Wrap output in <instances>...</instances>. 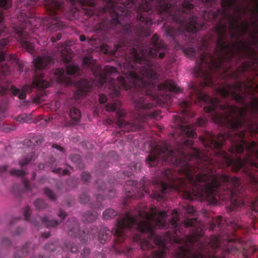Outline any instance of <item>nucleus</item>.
Returning a JSON list of instances; mask_svg holds the SVG:
<instances>
[{
	"label": "nucleus",
	"mask_w": 258,
	"mask_h": 258,
	"mask_svg": "<svg viewBox=\"0 0 258 258\" xmlns=\"http://www.w3.org/2000/svg\"><path fill=\"white\" fill-rule=\"evenodd\" d=\"M114 211H105V212L103 213V215L104 216V218L106 219H108V217H106V215L108 214H110L111 213H114Z\"/></svg>",
	"instance_id": "obj_37"
},
{
	"label": "nucleus",
	"mask_w": 258,
	"mask_h": 258,
	"mask_svg": "<svg viewBox=\"0 0 258 258\" xmlns=\"http://www.w3.org/2000/svg\"><path fill=\"white\" fill-rule=\"evenodd\" d=\"M70 116L76 123L78 122L81 117V113L79 109L76 108H72L70 110Z\"/></svg>",
	"instance_id": "obj_9"
},
{
	"label": "nucleus",
	"mask_w": 258,
	"mask_h": 258,
	"mask_svg": "<svg viewBox=\"0 0 258 258\" xmlns=\"http://www.w3.org/2000/svg\"><path fill=\"white\" fill-rule=\"evenodd\" d=\"M135 222V219L127 215L121 221L120 225L121 226L129 227L131 225Z\"/></svg>",
	"instance_id": "obj_12"
},
{
	"label": "nucleus",
	"mask_w": 258,
	"mask_h": 258,
	"mask_svg": "<svg viewBox=\"0 0 258 258\" xmlns=\"http://www.w3.org/2000/svg\"><path fill=\"white\" fill-rule=\"evenodd\" d=\"M71 159L72 161H74L75 159L77 160L78 163V166L79 168H83L84 167V165L80 160V157L78 155L72 156Z\"/></svg>",
	"instance_id": "obj_22"
},
{
	"label": "nucleus",
	"mask_w": 258,
	"mask_h": 258,
	"mask_svg": "<svg viewBox=\"0 0 258 258\" xmlns=\"http://www.w3.org/2000/svg\"><path fill=\"white\" fill-rule=\"evenodd\" d=\"M52 147V148H55V149H56L57 150L60 151L61 152H64L63 148L62 147H61L60 146H59V145H58L57 144H53Z\"/></svg>",
	"instance_id": "obj_32"
},
{
	"label": "nucleus",
	"mask_w": 258,
	"mask_h": 258,
	"mask_svg": "<svg viewBox=\"0 0 258 258\" xmlns=\"http://www.w3.org/2000/svg\"><path fill=\"white\" fill-rule=\"evenodd\" d=\"M23 185L27 190H30L31 189L30 188V184L28 180L24 179L23 181Z\"/></svg>",
	"instance_id": "obj_28"
},
{
	"label": "nucleus",
	"mask_w": 258,
	"mask_h": 258,
	"mask_svg": "<svg viewBox=\"0 0 258 258\" xmlns=\"http://www.w3.org/2000/svg\"><path fill=\"white\" fill-rule=\"evenodd\" d=\"M184 52L185 53L191 55V56H193L195 54V50L192 47L189 48L187 49H185Z\"/></svg>",
	"instance_id": "obj_31"
},
{
	"label": "nucleus",
	"mask_w": 258,
	"mask_h": 258,
	"mask_svg": "<svg viewBox=\"0 0 258 258\" xmlns=\"http://www.w3.org/2000/svg\"><path fill=\"white\" fill-rule=\"evenodd\" d=\"M80 202L82 203L86 204L89 201L90 198L87 194L83 193L81 195V196L80 197Z\"/></svg>",
	"instance_id": "obj_23"
},
{
	"label": "nucleus",
	"mask_w": 258,
	"mask_h": 258,
	"mask_svg": "<svg viewBox=\"0 0 258 258\" xmlns=\"http://www.w3.org/2000/svg\"><path fill=\"white\" fill-rule=\"evenodd\" d=\"M122 174L124 176V179H125V177L130 178L132 175V173L129 171H123Z\"/></svg>",
	"instance_id": "obj_34"
},
{
	"label": "nucleus",
	"mask_w": 258,
	"mask_h": 258,
	"mask_svg": "<svg viewBox=\"0 0 258 258\" xmlns=\"http://www.w3.org/2000/svg\"><path fill=\"white\" fill-rule=\"evenodd\" d=\"M43 167H44V165H43V164H40V165H39V168L40 169L43 168Z\"/></svg>",
	"instance_id": "obj_41"
},
{
	"label": "nucleus",
	"mask_w": 258,
	"mask_h": 258,
	"mask_svg": "<svg viewBox=\"0 0 258 258\" xmlns=\"http://www.w3.org/2000/svg\"><path fill=\"white\" fill-rule=\"evenodd\" d=\"M52 171L53 172L57 173L59 175H69L70 174V172H69V170L67 169L62 170L61 168H58L53 169L52 170Z\"/></svg>",
	"instance_id": "obj_21"
},
{
	"label": "nucleus",
	"mask_w": 258,
	"mask_h": 258,
	"mask_svg": "<svg viewBox=\"0 0 258 258\" xmlns=\"http://www.w3.org/2000/svg\"><path fill=\"white\" fill-rule=\"evenodd\" d=\"M155 220L154 217L152 216H147V220L146 221L142 222L139 225V228L143 232L150 231L152 229L151 224L149 223V221Z\"/></svg>",
	"instance_id": "obj_8"
},
{
	"label": "nucleus",
	"mask_w": 258,
	"mask_h": 258,
	"mask_svg": "<svg viewBox=\"0 0 258 258\" xmlns=\"http://www.w3.org/2000/svg\"><path fill=\"white\" fill-rule=\"evenodd\" d=\"M156 258H162V256L160 255H157Z\"/></svg>",
	"instance_id": "obj_45"
},
{
	"label": "nucleus",
	"mask_w": 258,
	"mask_h": 258,
	"mask_svg": "<svg viewBox=\"0 0 258 258\" xmlns=\"http://www.w3.org/2000/svg\"><path fill=\"white\" fill-rule=\"evenodd\" d=\"M188 41L189 42H191V40H190L189 39H188Z\"/></svg>",
	"instance_id": "obj_47"
},
{
	"label": "nucleus",
	"mask_w": 258,
	"mask_h": 258,
	"mask_svg": "<svg viewBox=\"0 0 258 258\" xmlns=\"http://www.w3.org/2000/svg\"><path fill=\"white\" fill-rule=\"evenodd\" d=\"M100 198H101V197H100V195H98L97 196V199L98 200H99V199H100Z\"/></svg>",
	"instance_id": "obj_43"
},
{
	"label": "nucleus",
	"mask_w": 258,
	"mask_h": 258,
	"mask_svg": "<svg viewBox=\"0 0 258 258\" xmlns=\"http://www.w3.org/2000/svg\"><path fill=\"white\" fill-rule=\"evenodd\" d=\"M129 168L133 171H138L141 168V163L140 162H132L129 165Z\"/></svg>",
	"instance_id": "obj_20"
},
{
	"label": "nucleus",
	"mask_w": 258,
	"mask_h": 258,
	"mask_svg": "<svg viewBox=\"0 0 258 258\" xmlns=\"http://www.w3.org/2000/svg\"><path fill=\"white\" fill-rule=\"evenodd\" d=\"M4 19V13L0 11V23L2 22Z\"/></svg>",
	"instance_id": "obj_39"
},
{
	"label": "nucleus",
	"mask_w": 258,
	"mask_h": 258,
	"mask_svg": "<svg viewBox=\"0 0 258 258\" xmlns=\"http://www.w3.org/2000/svg\"><path fill=\"white\" fill-rule=\"evenodd\" d=\"M35 176H36V173H35V172H34V173H33V178H35Z\"/></svg>",
	"instance_id": "obj_44"
},
{
	"label": "nucleus",
	"mask_w": 258,
	"mask_h": 258,
	"mask_svg": "<svg viewBox=\"0 0 258 258\" xmlns=\"http://www.w3.org/2000/svg\"><path fill=\"white\" fill-rule=\"evenodd\" d=\"M18 19L22 22V24L21 26H16L14 28V37L27 51L30 53H33L36 51L34 43L35 42L39 43V41L36 38L30 36L24 27L25 29L36 28L39 19L34 14L30 12L26 13L23 10L18 15Z\"/></svg>",
	"instance_id": "obj_4"
},
{
	"label": "nucleus",
	"mask_w": 258,
	"mask_h": 258,
	"mask_svg": "<svg viewBox=\"0 0 258 258\" xmlns=\"http://www.w3.org/2000/svg\"><path fill=\"white\" fill-rule=\"evenodd\" d=\"M136 210H147V206H146L145 208L144 207H143V208L139 207L138 209H137Z\"/></svg>",
	"instance_id": "obj_40"
},
{
	"label": "nucleus",
	"mask_w": 258,
	"mask_h": 258,
	"mask_svg": "<svg viewBox=\"0 0 258 258\" xmlns=\"http://www.w3.org/2000/svg\"><path fill=\"white\" fill-rule=\"evenodd\" d=\"M8 168L7 165H3L2 166H0V174L5 172Z\"/></svg>",
	"instance_id": "obj_36"
},
{
	"label": "nucleus",
	"mask_w": 258,
	"mask_h": 258,
	"mask_svg": "<svg viewBox=\"0 0 258 258\" xmlns=\"http://www.w3.org/2000/svg\"><path fill=\"white\" fill-rule=\"evenodd\" d=\"M237 31L239 36H244L249 33V24L247 22L243 23L240 26L238 25Z\"/></svg>",
	"instance_id": "obj_10"
},
{
	"label": "nucleus",
	"mask_w": 258,
	"mask_h": 258,
	"mask_svg": "<svg viewBox=\"0 0 258 258\" xmlns=\"http://www.w3.org/2000/svg\"><path fill=\"white\" fill-rule=\"evenodd\" d=\"M44 192L46 196L51 200L54 201L56 199V196L54 192L49 188H45Z\"/></svg>",
	"instance_id": "obj_18"
},
{
	"label": "nucleus",
	"mask_w": 258,
	"mask_h": 258,
	"mask_svg": "<svg viewBox=\"0 0 258 258\" xmlns=\"http://www.w3.org/2000/svg\"><path fill=\"white\" fill-rule=\"evenodd\" d=\"M12 175L22 177L26 174L25 172L22 169H12L10 171Z\"/></svg>",
	"instance_id": "obj_17"
},
{
	"label": "nucleus",
	"mask_w": 258,
	"mask_h": 258,
	"mask_svg": "<svg viewBox=\"0 0 258 258\" xmlns=\"http://www.w3.org/2000/svg\"><path fill=\"white\" fill-rule=\"evenodd\" d=\"M86 40V37L83 35H80V40L82 42H83L85 40Z\"/></svg>",
	"instance_id": "obj_38"
},
{
	"label": "nucleus",
	"mask_w": 258,
	"mask_h": 258,
	"mask_svg": "<svg viewBox=\"0 0 258 258\" xmlns=\"http://www.w3.org/2000/svg\"><path fill=\"white\" fill-rule=\"evenodd\" d=\"M125 185L124 191L126 192V197L122 202V205L124 208L127 207L131 199H139L143 198L144 194L150 193V190L145 186L144 181H141V188L137 186L138 181L135 180L126 179L125 181Z\"/></svg>",
	"instance_id": "obj_5"
},
{
	"label": "nucleus",
	"mask_w": 258,
	"mask_h": 258,
	"mask_svg": "<svg viewBox=\"0 0 258 258\" xmlns=\"http://www.w3.org/2000/svg\"><path fill=\"white\" fill-rule=\"evenodd\" d=\"M34 205L37 210H43L47 208V205L43 199H38L34 202Z\"/></svg>",
	"instance_id": "obj_16"
},
{
	"label": "nucleus",
	"mask_w": 258,
	"mask_h": 258,
	"mask_svg": "<svg viewBox=\"0 0 258 258\" xmlns=\"http://www.w3.org/2000/svg\"><path fill=\"white\" fill-rule=\"evenodd\" d=\"M184 210H191V209H189V208H186V209H184Z\"/></svg>",
	"instance_id": "obj_46"
},
{
	"label": "nucleus",
	"mask_w": 258,
	"mask_h": 258,
	"mask_svg": "<svg viewBox=\"0 0 258 258\" xmlns=\"http://www.w3.org/2000/svg\"><path fill=\"white\" fill-rule=\"evenodd\" d=\"M63 61L66 63V70L63 68H57L54 73L53 78L48 81L45 78L41 71L36 72L34 79L30 85L24 86L21 90L16 88L14 86L11 87V91L14 96H18L20 99L26 98V93L31 91L33 88L45 89L50 87L51 84L56 82L58 84L66 85L75 84L77 87V90L74 93L75 99H80L85 96L86 93L93 88L94 83L89 82L87 80L82 79L76 81L69 76H79L80 70L79 66L76 64H69L72 59L71 51L66 49V51L61 52Z\"/></svg>",
	"instance_id": "obj_3"
},
{
	"label": "nucleus",
	"mask_w": 258,
	"mask_h": 258,
	"mask_svg": "<svg viewBox=\"0 0 258 258\" xmlns=\"http://www.w3.org/2000/svg\"><path fill=\"white\" fill-rule=\"evenodd\" d=\"M194 1L181 0L179 5L177 0H160L157 4L149 2L147 5L137 3L133 6L121 3L104 11L99 8L96 15L100 20L95 29L105 33L113 31L120 37L114 48L110 50L107 46L105 52L121 56L118 61L124 76H117L116 68L112 66H106L103 69L90 55L84 56L83 64L98 78V86H105L112 97L118 96L121 89L141 93L134 99L137 113L129 122L122 118L125 112L119 108V102L108 103L105 105L108 112L116 110L117 123L121 129L117 134L140 130L148 119L161 118V111L155 109L154 104L149 103L147 98H151L159 103L168 104L172 102V93L181 91L172 80H166L156 86L160 75L154 69L159 67L157 58H163L167 51L164 41L159 40L156 34L149 44L143 43L141 39L151 33L154 13L167 20L163 25L165 34L177 44L180 37H186L185 33H196L203 29L206 24L199 22L194 14ZM96 13L94 9H89L88 14L92 16Z\"/></svg>",
	"instance_id": "obj_1"
},
{
	"label": "nucleus",
	"mask_w": 258,
	"mask_h": 258,
	"mask_svg": "<svg viewBox=\"0 0 258 258\" xmlns=\"http://www.w3.org/2000/svg\"><path fill=\"white\" fill-rule=\"evenodd\" d=\"M34 154L31 153L29 155L24 157L22 159L19 160V163L21 167H23L28 164L33 158Z\"/></svg>",
	"instance_id": "obj_15"
},
{
	"label": "nucleus",
	"mask_w": 258,
	"mask_h": 258,
	"mask_svg": "<svg viewBox=\"0 0 258 258\" xmlns=\"http://www.w3.org/2000/svg\"><path fill=\"white\" fill-rule=\"evenodd\" d=\"M99 100L100 103L104 104L107 102V97L105 95L103 94H100L99 96Z\"/></svg>",
	"instance_id": "obj_27"
},
{
	"label": "nucleus",
	"mask_w": 258,
	"mask_h": 258,
	"mask_svg": "<svg viewBox=\"0 0 258 258\" xmlns=\"http://www.w3.org/2000/svg\"><path fill=\"white\" fill-rule=\"evenodd\" d=\"M237 1L222 0L223 9L218 8L213 11L210 6L217 5V0H201L200 14L205 20L214 23L210 39L216 43L213 53H211L208 50L207 43L203 42V51L194 70V75L201 81L197 84L190 83L189 100H183L179 103L183 113L173 117L180 136L197 137L195 125L186 124L184 115L192 103L204 102L207 104L205 107L210 106L209 100L196 99L194 90L196 88L204 95H209L205 93L204 89L214 86L213 72H222V77L226 80H237L246 72L257 70L258 53L238 38L239 35L237 29L239 21L241 19V14H245L247 9L239 6Z\"/></svg>",
	"instance_id": "obj_2"
},
{
	"label": "nucleus",
	"mask_w": 258,
	"mask_h": 258,
	"mask_svg": "<svg viewBox=\"0 0 258 258\" xmlns=\"http://www.w3.org/2000/svg\"><path fill=\"white\" fill-rule=\"evenodd\" d=\"M28 116L26 114H22L19 115L17 118V120L20 123L26 122L28 120Z\"/></svg>",
	"instance_id": "obj_26"
},
{
	"label": "nucleus",
	"mask_w": 258,
	"mask_h": 258,
	"mask_svg": "<svg viewBox=\"0 0 258 258\" xmlns=\"http://www.w3.org/2000/svg\"><path fill=\"white\" fill-rule=\"evenodd\" d=\"M7 31V28L4 25L0 26V35ZM9 43L8 38H5L0 40V93L4 94L7 91V87L4 86L3 82L5 76L8 75L10 72V68L8 64L4 62L5 60L6 53L3 47Z\"/></svg>",
	"instance_id": "obj_6"
},
{
	"label": "nucleus",
	"mask_w": 258,
	"mask_h": 258,
	"mask_svg": "<svg viewBox=\"0 0 258 258\" xmlns=\"http://www.w3.org/2000/svg\"><path fill=\"white\" fill-rule=\"evenodd\" d=\"M7 107V102L6 101L0 102V122L6 117Z\"/></svg>",
	"instance_id": "obj_14"
},
{
	"label": "nucleus",
	"mask_w": 258,
	"mask_h": 258,
	"mask_svg": "<svg viewBox=\"0 0 258 258\" xmlns=\"http://www.w3.org/2000/svg\"><path fill=\"white\" fill-rule=\"evenodd\" d=\"M43 140V138L42 136L40 135H37L31 137L29 141L31 144L34 145H38L41 144Z\"/></svg>",
	"instance_id": "obj_13"
},
{
	"label": "nucleus",
	"mask_w": 258,
	"mask_h": 258,
	"mask_svg": "<svg viewBox=\"0 0 258 258\" xmlns=\"http://www.w3.org/2000/svg\"><path fill=\"white\" fill-rule=\"evenodd\" d=\"M194 144V141L191 140H186L184 141V144L187 146H191Z\"/></svg>",
	"instance_id": "obj_35"
},
{
	"label": "nucleus",
	"mask_w": 258,
	"mask_h": 258,
	"mask_svg": "<svg viewBox=\"0 0 258 258\" xmlns=\"http://www.w3.org/2000/svg\"><path fill=\"white\" fill-rule=\"evenodd\" d=\"M107 197L108 198H113L115 196V191L114 189H110L108 193L107 194Z\"/></svg>",
	"instance_id": "obj_30"
},
{
	"label": "nucleus",
	"mask_w": 258,
	"mask_h": 258,
	"mask_svg": "<svg viewBox=\"0 0 258 258\" xmlns=\"http://www.w3.org/2000/svg\"><path fill=\"white\" fill-rule=\"evenodd\" d=\"M81 178L83 181L88 182L91 178V175L89 172L84 171L81 174Z\"/></svg>",
	"instance_id": "obj_24"
},
{
	"label": "nucleus",
	"mask_w": 258,
	"mask_h": 258,
	"mask_svg": "<svg viewBox=\"0 0 258 258\" xmlns=\"http://www.w3.org/2000/svg\"><path fill=\"white\" fill-rule=\"evenodd\" d=\"M207 121V119L206 118H199L198 119L196 122L197 126H204Z\"/></svg>",
	"instance_id": "obj_25"
},
{
	"label": "nucleus",
	"mask_w": 258,
	"mask_h": 258,
	"mask_svg": "<svg viewBox=\"0 0 258 258\" xmlns=\"http://www.w3.org/2000/svg\"><path fill=\"white\" fill-rule=\"evenodd\" d=\"M12 6V0H0V7L7 9Z\"/></svg>",
	"instance_id": "obj_19"
},
{
	"label": "nucleus",
	"mask_w": 258,
	"mask_h": 258,
	"mask_svg": "<svg viewBox=\"0 0 258 258\" xmlns=\"http://www.w3.org/2000/svg\"><path fill=\"white\" fill-rule=\"evenodd\" d=\"M33 62L36 69L41 70L47 67L48 65L53 63L54 59L50 56H39L34 59Z\"/></svg>",
	"instance_id": "obj_7"
},
{
	"label": "nucleus",
	"mask_w": 258,
	"mask_h": 258,
	"mask_svg": "<svg viewBox=\"0 0 258 258\" xmlns=\"http://www.w3.org/2000/svg\"><path fill=\"white\" fill-rule=\"evenodd\" d=\"M9 59L13 63H15L18 67V71L21 72L24 68V64L22 61L18 60L14 55L11 54L9 56Z\"/></svg>",
	"instance_id": "obj_11"
},
{
	"label": "nucleus",
	"mask_w": 258,
	"mask_h": 258,
	"mask_svg": "<svg viewBox=\"0 0 258 258\" xmlns=\"http://www.w3.org/2000/svg\"><path fill=\"white\" fill-rule=\"evenodd\" d=\"M61 38V34L60 33H57L56 35V37H51V41L52 42H55L58 40H60Z\"/></svg>",
	"instance_id": "obj_29"
},
{
	"label": "nucleus",
	"mask_w": 258,
	"mask_h": 258,
	"mask_svg": "<svg viewBox=\"0 0 258 258\" xmlns=\"http://www.w3.org/2000/svg\"><path fill=\"white\" fill-rule=\"evenodd\" d=\"M148 210H157L156 208H151L150 209H149Z\"/></svg>",
	"instance_id": "obj_42"
},
{
	"label": "nucleus",
	"mask_w": 258,
	"mask_h": 258,
	"mask_svg": "<svg viewBox=\"0 0 258 258\" xmlns=\"http://www.w3.org/2000/svg\"><path fill=\"white\" fill-rule=\"evenodd\" d=\"M97 183L98 184V189L99 190H102L103 192H104L105 187L106 186L105 184L104 183H103L102 185L100 186L98 181L97 182Z\"/></svg>",
	"instance_id": "obj_33"
}]
</instances>
